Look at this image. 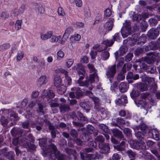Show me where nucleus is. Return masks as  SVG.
Masks as SVG:
<instances>
[{"mask_svg":"<svg viewBox=\"0 0 160 160\" xmlns=\"http://www.w3.org/2000/svg\"><path fill=\"white\" fill-rule=\"evenodd\" d=\"M46 149L44 151L46 152V153H50V157L53 160H55L58 157V160H66L67 157L63 154H60L56 147L53 144L49 145L48 148Z\"/></svg>","mask_w":160,"mask_h":160,"instance_id":"obj_1","label":"nucleus"},{"mask_svg":"<svg viewBox=\"0 0 160 160\" xmlns=\"http://www.w3.org/2000/svg\"><path fill=\"white\" fill-rule=\"evenodd\" d=\"M26 138L20 139V145L26 148L34 150L36 148V146L33 144L34 142V138L30 134L26 136Z\"/></svg>","mask_w":160,"mask_h":160,"instance_id":"obj_2","label":"nucleus"},{"mask_svg":"<svg viewBox=\"0 0 160 160\" xmlns=\"http://www.w3.org/2000/svg\"><path fill=\"white\" fill-rule=\"evenodd\" d=\"M92 100L94 102V108L97 110L100 111L102 114V117L103 118H105L107 117L106 113L105 112L104 108L100 106V100L98 98L95 97L92 98Z\"/></svg>","mask_w":160,"mask_h":160,"instance_id":"obj_3","label":"nucleus"},{"mask_svg":"<svg viewBox=\"0 0 160 160\" xmlns=\"http://www.w3.org/2000/svg\"><path fill=\"white\" fill-rule=\"evenodd\" d=\"M131 28L130 22L129 21L126 20L121 30V33L123 38L127 37L130 34Z\"/></svg>","mask_w":160,"mask_h":160,"instance_id":"obj_4","label":"nucleus"},{"mask_svg":"<svg viewBox=\"0 0 160 160\" xmlns=\"http://www.w3.org/2000/svg\"><path fill=\"white\" fill-rule=\"evenodd\" d=\"M88 67L89 70V72L92 73L89 76L90 82H95V79L98 77L97 74V70L95 68L94 66L92 64L89 63L88 64Z\"/></svg>","mask_w":160,"mask_h":160,"instance_id":"obj_5","label":"nucleus"},{"mask_svg":"<svg viewBox=\"0 0 160 160\" xmlns=\"http://www.w3.org/2000/svg\"><path fill=\"white\" fill-rule=\"evenodd\" d=\"M147 56L145 59V61L148 64L152 63L159 57V53L155 52L149 53L147 54Z\"/></svg>","mask_w":160,"mask_h":160,"instance_id":"obj_6","label":"nucleus"},{"mask_svg":"<svg viewBox=\"0 0 160 160\" xmlns=\"http://www.w3.org/2000/svg\"><path fill=\"white\" fill-rule=\"evenodd\" d=\"M29 132H30L29 130L25 131L18 128L14 127L11 130V133L12 136L15 137L25 136Z\"/></svg>","mask_w":160,"mask_h":160,"instance_id":"obj_7","label":"nucleus"},{"mask_svg":"<svg viewBox=\"0 0 160 160\" xmlns=\"http://www.w3.org/2000/svg\"><path fill=\"white\" fill-rule=\"evenodd\" d=\"M116 72V65L114 64L108 68L106 75L108 78H113Z\"/></svg>","mask_w":160,"mask_h":160,"instance_id":"obj_8","label":"nucleus"},{"mask_svg":"<svg viewBox=\"0 0 160 160\" xmlns=\"http://www.w3.org/2000/svg\"><path fill=\"white\" fill-rule=\"evenodd\" d=\"M90 80V78H87V79L85 81H82V80H78L77 83L80 86L85 87L87 88L89 87V89L92 90V87L91 86V84L93 82H91Z\"/></svg>","mask_w":160,"mask_h":160,"instance_id":"obj_9","label":"nucleus"},{"mask_svg":"<svg viewBox=\"0 0 160 160\" xmlns=\"http://www.w3.org/2000/svg\"><path fill=\"white\" fill-rule=\"evenodd\" d=\"M159 27L157 28H152L148 32V35L151 39H154L158 35L159 31Z\"/></svg>","mask_w":160,"mask_h":160,"instance_id":"obj_10","label":"nucleus"},{"mask_svg":"<svg viewBox=\"0 0 160 160\" xmlns=\"http://www.w3.org/2000/svg\"><path fill=\"white\" fill-rule=\"evenodd\" d=\"M98 145L100 153L107 154L109 152L110 148L108 144L99 143Z\"/></svg>","mask_w":160,"mask_h":160,"instance_id":"obj_11","label":"nucleus"},{"mask_svg":"<svg viewBox=\"0 0 160 160\" xmlns=\"http://www.w3.org/2000/svg\"><path fill=\"white\" fill-rule=\"evenodd\" d=\"M48 77L46 75H42L38 79L37 84L38 86L46 84L48 82Z\"/></svg>","mask_w":160,"mask_h":160,"instance_id":"obj_12","label":"nucleus"},{"mask_svg":"<svg viewBox=\"0 0 160 160\" xmlns=\"http://www.w3.org/2000/svg\"><path fill=\"white\" fill-rule=\"evenodd\" d=\"M85 68V67L81 63L78 64L77 67H72L73 69L78 70V73L79 76H80L81 74L86 73V71Z\"/></svg>","mask_w":160,"mask_h":160,"instance_id":"obj_13","label":"nucleus"},{"mask_svg":"<svg viewBox=\"0 0 160 160\" xmlns=\"http://www.w3.org/2000/svg\"><path fill=\"white\" fill-rule=\"evenodd\" d=\"M80 154L81 159L82 160H88V158L94 159L96 157L95 154H87L82 152L80 153Z\"/></svg>","mask_w":160,"mask_h":160,"instance_id":"obj_14","label":"nucleus"},{"mask_svg":"<svg viewBox=\"0 0 160 160\" xmlns=\"http://www.w3.org/2000/svg\"><path fill=\"white\" fill-rule=\"evenodd\" d=\"M149 135L156 140H159V132L156 129H153L152 130L151 132H149Z\"/></svg>","mask_w":160,"mask_h":160,"instance_id":"obj_15","label":"nucleus"},{"mask_svg":"<svg viewBox=\"0 0 160 160\" xmlns=\"http://www.w3.org/2000/svg\"><path fill=\"white\" fill-rule=\"evenodd\" d=\"M42 95L50 98H53L55 95L54 92L52 90H46L45 89L42 91Z\"/></svg>","mask_w":160,"mask_h":160,"instance_id":"obj_16","label":"nucleus"},{"mask_svg":"<svg viewBox=\"0 0 160 160\" xmlns=\"http://www.w3.org/2000/svg\"><path fill=\"white\" fill-rule=\"evenodd\" d=\"M127 96L124 95H122L120 98L116 100V102L117 105H124L127 102Z\"/></svg>","mask_w":160,"mask_h":160,"instance_id":"obj_17","label":"nucleus"},{"mask_svg":"<svg viewBox=\"0 0 160 160\" xmlns=\"http://www.w3.org/2000/svg\"><path fill=\"white\" fill-rule=\"evenodd\" d=\"M81 106L88 112L90 109V106L89 102H82L80 103Z\"/></svg>","mask_w":160,"mask_h":160,"instance_id":"obj_18","label":"nucleus"},{"mask_svg":"<svg viewBox=\"0 0 160 160\" xmlns=\"http://www.w3.org/2000/svg\"><path fill=\"white\" fill-rule=\"evenodd\" d=\"M53 34L51 31H49L45 33H41L40 35L41 39L42 40H46L50 38Z\"/></svg>","mask_w":160,"mask_h":160,"instance_id":"obj_19","label":"nucleus"},{"mask_svg":"<svg viewBox=\"0 0 160 160\" xmlns=\"http://www.w3.org/2000/svg\"><path fill=\"white\" fill-rule=\"evenodd\" d=\"M119 88L121 92L124 93L127 91L128 88V86L126 83L122 82L120 84Z\"/></svg>","mask_w":160,"mask_h":160,"instance_id":"obj_20","label":"nucleus"},{"mask_svg":"<svg viewBox=\"0 0 160 160\" xmlns=\"http://www.w3.org/2000/svg\"><path fill=\"white\" fill-rule=\"evenodd\" d=\"M62 80L60 77L59 76H56L54 79V85L57 88L60 87L62 84Z\"/></svg>","mask_w":160,"mask_h":160,"instance_id":"obj_21","label":"nucleus"},{"mask_svg":"<svg viewBox=\"0 0 160 160\" xmlns=\"http://www.w3.org/2000/svg\"><path fill=\"white\" fill-rule=\"evenodd\" d=\"M137 84V87L141 91H146L148 89V86L147 84L141 82L138 83Z\"/></svg>","mask_w":160,"mask_h":160,"instance_id":"obj_22","label":"nucleus"},{"mask_svg":"<svg viewBox=\"0 0 160 160\" xmlns=\"http://www.w3.org/2000/svg\"><path fill=\"white\" fill-rule=\"evenodd\" d=\"M101 58L98 56V59L100 61L101 59L102 60H106L108 58L109 56V53L107 51H104L102 52L101 54Z\"/></svg>","mask_w":160,"mask_h":160,"instance_id":"obj_23","label":"nucleus"},{"mask_svg":"<svg viewBox=\"0 0 160 160\" xmlns=\"http://www.w3.org/2000/svg\"><path fill=\"white\" fill-rule=\"evenodd\" d=\"M113 26V22L112 19H110L104 25V27L108 30H111Z\"/></svg>","mask_w":160,"mask_h":160,"instance_id":"obj_24","label":"nucleus"},{"mask_svg":"<svg viewBox=\"0 0 160 160\" xmlns=\"http://www.w3.org/2000/svg\"><path fill=\"white\" fill-rule=\"evenodd\" d=\"M112 132L114 136L118 137L120 139L123 138V136L122 134L121 131L118 129H114L112 130Z\"/></svg>","mask_w":160,"mask_h":160,"instance_id":"obj_25","label":"nucleus"},{"mask_svg":"<svg viewBox=\"0 0 160 160\" xmlns=\"http://www.w3.org/2000/svg\"><path fill=\"white\" fill-rule=\"evenodd\" d=\"M137 130H138L137 128L134 130L135 132H136L135 135L139 139L142 138L144 137L145 135L147 134V133H144L142 131H138L137 132Z\"/></svg>","mask_w":160,"mask_h":160,"instance_id":"obj_26","label":"nucleus"},{"mask_svg":"<svg viewBox=\"0 0 160 160\" xmlns=\"http://www.w3.org/2000/svg\"><path fill=\"white\" fill-rule=\"evenodd\" d=\"M137 129L138 130H140L142 132L145 133L148 132V130L146 125L144 124H141L138 128Z\"/></svg>","mask_w":160,"mask_h":160,"instance_id":"obj_27","label":"nucleus"},{"mask_svg":"<svg viewBox=\"0 0 160 160\" xmlns=\"http://www.w3.org/2000/svg\"><path fill=\"white\" fill-rule=\"evenodd\" d=\"M139 142H138L135 141H132L130 142V145L131 147L134 149L139 150Z\"/></svg>","mask_w":160,"mask_h":160,"instance_id":"obj_28","label":"nucleus"},{"mask_svg":"<svg viewBox=\"0 0 160 160\" xmlns=\"http://www.w3.org/2000/svg\"><path fill=\"white\" fill-rule=\"evenodd\" d=\"M36 10L40 14L43 13L45 11V10L42 5L38 4H37L36 6Z\"/></svg>","mask_w":160,"mask_h":160,"instance_id":"obj_29","label":"nucleus"},{"mask_svg":"<svg viewBox=\"0 0 160 160\" xmlns=\"http://www.w3.org/2000/svg\"><path fill=\"white\" fill-rule=\"evenodd\" d=\"M125 72H120L118 75L117 76V80L118 81H120L123 80L125 78V75L124 74Z\"/></svg>","mask_w":160,"mask_h":160,"instance_id":"obj_30","label":"nucleus"},{"mask_svg":"<svg viewBox=\"0 0 160 160\" xmlns=\"http://www.w3.org/2000/svg\"><path fill=\"white\" fill-rule=\"evenodd\" d=\"M145 61H144V60H139L137 62V63L138 64L141 68H146L147 67V65L145 63Z\"/></svg>","mask_w":160,"mask_h":160,"instance_id":"obj_31","label":"nucleus"},{"mask_svg":"<svg viewBox=\"0 0 160 160\" xmlns=\"http://www.w3.org/2000/svg\"><path fill=\"white\" fill-rule=\"evenodd\" d=\"M57 88H58V92L60 94H62L66 91V87L62 84L60 87H58Z\"/></svg>","mask_w":160,"mask_h":160,"instance_id":"obj_32","label":"nucleus"},{"mask_svg":"<svg viewBox=\"0 0 160 160\" xmlns=\"http://www.w3.org/2000/svg\"><path fill=\"white\" fill-rule=\"evenodd\" d=\"M23 52L22 51H18L16 57L17 61H19L23 58Z\"/></svg>","mask_w":160,"mask_h":160,"instance_id":"obj_33","label":"nucleus"},{"mask_svg":"<svg viewBox=\"0 0 160 160\" xmlns=\"http://www.w3.org/2000/svg\"><path fill=\"white\" fill-rule=\"evenodd\" d=\"M61 36H57L55 35H53L50 38V41L52 42H57L59 39L61 38Z\"/></svg>","mask_w":160,"mask_h":160,"instance_id":"obj_34","label":"nucleus"},{"mask_svg":"<svg viewBox=\"0 0 160 160\" xmlns=\"http://www.w3.org/2000/svg\"><path fill=\"white\" fill-rule=\"evenodd\" d=\"M75 89V93L78 97H79L82 96V93L79 88H72V90Z\"/></svg>","mask_w":160,"mask_h":160,"instance_id":"obj_35","label":"nucleus"},{"mask_svg":"<svg viewBox=\"0 0 160 160\" xmlns=\"http://www.w3.org/2000/svg\"><path fill=\"white\" fill-rule=\"evenodd\" d=\"M123 131L124 134L128 138H130L132 136V133L131 130L130 129L128 128H124L123 130Z\"/></svg>","mask_w":160,"mask_h":160,"instance_id":"obj_36","label":"nucleus"},{"mask_svg":"<svg viewBox=\"0 0 160 160\" xmlns=\"http://www.w3.org/2000/svg\"><path fill=\"white\" fill-rule=\"evenodd\" d=\"M126 153L130 158H134L136 155L135 153L131 150H127Z\"/></svg>","mask_w":160,"mask_h":160,"instance_id":"obj_37","label":"nucleus"},{"mask_svg":"<svg viewBox=\"0 0 160 160\" xmlns=\"http://www.w3.org/2000/svg\"><path fill=\"white\" fill-rule=\"evenodd\" d=\"M22 21L21 20H18L16 21L15 24V28L17 30H19L21 27Z\"/></svg>","mask_w":160,"mask_h":160,"instance_id":"obj_38","label":"nucleus"},{"mask_svg":"<svg viewBox=\"0 0 160 160\" xmlns=\"http://www.w3.org/2000/svg\"><path fill=\"white\" fill-rule=\"evenodd\" d=\"M135 102L136 104L138 106H139L138 104L142 105H143L146 108L147 107V103L146 102H144L143 101L142 99L136 100L135 101Z\"/></svg>","mask_w":160,"mask_h":160,"instance_id":"obj_39","label":"nucleus"},{"mask_svg":"<svg viewBox=\"0 0 160 160\" xmlns=\"http://www.w3.org/2000/svg\"><path fill=\"white\" fill-rule=\"evenodd\" d=\"M0 121L1 124L4 126H6L8 122V121L7 119L2 116L1 117Z\"/></svg>","mask_w":160,"mask_h":160,"instance_id":"obj_40","label":"nucleus"},{"mask_svg":"<svg viewBox=\"0 0 160 160\" xmlns=\"http://www.w3.org/2000/svg\"><path fill=\"white\" fill-rule=\"evenodd\" d=\"M14 153L12 152H8L6 155V157L9 160H14Z\"/></svg>","mask_w":160,"mask_h":160,"instance_id":"obj_41","label":"nucleus"},{"mask_svg":"<svg viewBox=\"0 0 160 160\" xmlns=\"http://www.w3.org/2000/svg\"><path fill=\"white\" fill-rule=\"evenodd\" d=\"M64 53L63 51L61 50H59L57 52V58L58 59L60 60L64 57Z\"/></svg>","mask_w":160,"mask_h":160,"instance_id":"obj_42","label":"nucleus"},{"mask_svg":"<svg viewBox=\"0 0 160 160\" xmlns=\"http://www.w3.org/2000/svg\"><path fill=\"white\" fill-rule=\"evenodd\" d=\"M69 40L70 41V42L69 43H68V47L70 49H72L74 48V46L75 44L76 43V42L74 41L70 37L69 38Z\"/></svg>","mask_w":160,"mask_h":160,"instance_id":"obj_43","label":"nucleus"},{"mask_svg":"<svg viewBox=\"0 0 160 160\" xmlns=\"http://www.w3.org/2000/svg\"><path fill=\"white\" fill-rule=\"evenodd\" d=\"M60 109L61 112L68 111L70 110L68 106L66 105H61Z\"/></svg>","mask_w":160,"mask_h":160,"instance_id":"obj_44","label":"nucleus"},{"mask_svg":"<svg viewBox=\"0 0 160 160\" xmlns=\"http://www.w3.org/2000/svg\"><path fill=\"white\" fill-rule=\"evenodd\" d=\"M128 50L127 47L125 46H123L121 47L120 48L121 54L123 55L127 52Z\"/></svg>","mask_w":160,"mask_h":160,"instance_id":"obj_45","label":"nucleus"},{"mask_svg":"<svg viewBox=\"0 0 160 160\" xmlns=\"http://www.w3.org/2000/svg\"><path fill=\"white\" fill-rule=\"evenodd\" d=\"M70 38H72L74 41H79L81 39V36L78 34H77L74 36H71Z\"/></svg>","mask_w":160,"mask_h":160,"instance_id":"obj_46","label":"nucleus"},{"mask_svg":"<svg viewBox=\"0 0 160 160\" xmlns=\"http://www.w3.org/2000/svg\"><path fill=\"white\" fill-rule=\"evenodd\" d=\"M100 128L105 132H108L109 131V129L108 127L103 124L99 125Z\"/></svg>","mask_w":160,"mask_h":160,"instance_id":"obj_47","label":"nucleus"},{"mask_svg":"<svg viewBox=\"0 0 160 160\" xmlns=\"http://www.w3.org/2000/svg\"><path fill=\"white\" fill-rule=\"evenodd\" d=\"M39 146L41 147H44L47 142L46 139L45 138H42L41 139H39Z\"/></svg>","mask_w":160,"mask_h":160,"instance_id":"obj_48","label":"nucleus"},{"mask_svg":"<svg viewBox=\"0 0 160 160\" xmlns=\"http://www.w3.org/2000/svg\"><path fill=\"white\" fill-rule=\"evenodd\" d=\"M78 118L79 120L81 121H86L87 120V118L84 117L83 114L80 112H78Z\"/></svg>","mask_w":160,"mask_h":160,"instance_id":"obj_49","label":"nucleus"},{"mask_svg":"<svg viewBox=\"0 0 160 160\" xmlns=\"http://www.w3.org/2000/svg\"><path fill=\"white\" fill-rule=\"evenodd\" d=\"M12 143L13 145L18 146L20 145V139L19 140L18 138H14L13 139Z\"/></svg>","mask_w":160,"mask_h":160,"instance_id":"obj_50","label":"nucleus"},{"mask_svg":"<svg viewBox=\"0 0 160 160\" xmlns=\"http://www.w3.org/2000/svg\"><path fill=\"white\" fill-rule=\"evenodd\" d=\"M73 32V29L72 27H68L66 29L64 35H66V34H69L72 33Z\"/></svg>","mask_w":160,"mask_h":160,"instance_id":"obj_51","label":"nucleus"},{"mask_svg":"<svg viewBox=\"0 0 160 160\" xmlns=\"http://www.w3.org/2000/svg\"><path fill=\"white\" fill-rule=\"evenodd\" d=\"M68 36H66V35H64V34L63 35V37L61 38V40L59 41V43L62 45H64L66 41H67V39H68Z\"/></svg>","mask_w":160,"mask_h":160,"instance_id":"obj_52","label":"nucleus"},{"mask_svg":"<svg viewBox=\"0 0 160 160\" xmlns=\"http://www.w3.org/2000/svg\"><path fill=\"white\" fill-rule=\"evenodd\" d=\"M139 150H145L146 148V144L144 142L141 141L139 144Z\"/></svg>","mask_w":160,"mask_h":160,"instance_id":"obj_53","label":"nucleus"},{"mask_svg":"<svg viewBox=\"0 0 160 160\" xmlns=\"http://www.w3.org/2000/svg\"><path fill=\"white\" fill-rule=\"evenodd\" d=\"M147 82L148 83L149 86L152 85L153 84L155 85L154 79L153 78L149 77L148 78Z\"/></svg>","mask_w":160,"mask_h":160,"instance_id":"obj_54","label":"nucleus"},{"mask_svg":"<svg viewBox=\"0 0 160 160\" xmlns=\"http://www.w3.org/2000/svg\"><path fill=\"white\" fill-rule=\"evenodd\" d=\"M58 13L59 15L64 16L66 14L63 9L61 7H59L58 9Z\"/></svg>","mask_w":160,"mask_h":160,"instance_id":"obj_55","label":"nucleus"},{"mask_svg":"<svg viewBox=\"0 0 160 160\" xmlns=\"http://www.w3.org/2000/svg\"><path fill=\"white\" fill-rule=\"evenodd\" d=\"M96 141L99 142V143H104V139L102 136H98L95 139Z\"/></svg>","mask_w":160,"mask_h":160,"instance_id":"obj_56","label":"nucleus"},{"mask_svg":"<svg viewBox=\"0 0 160 160\" xmlns=\"http://www.w3.org/2000/svg\"><path fill=\"white\" fill-rule=\"evenodd\" d=\"M73 63V61L71 59H68L66 62V65L67 68H69Z\"/></svg>","mask_w":160,"mask_h":160,"instance_id":"obj_57","label":"nucleus"},{"mask_svg":"<svg viewBox=\"0 0 160 160\" xmlns=\"http://www.w3.org/2000/svg\"><path fill=\"white\" fill-rule=\"evenodd\" d=\"M39 66L41 68H44L45 67V61L43 59L38 62Z\"/></svg>","mask_w":160,"mask_h":160,"instance_id":"obj_58","label":"nucleus"},{"mask_svg":"<svg viewBox=\"0 0 160 160\" xmlns=\"http://www.w3.org/2000/svg\"><path fill=\"white\" fill-rule=\"evenodd\" d=\"M84 14L86 18L90 17L91 13L89 10L88 8L85 9L84 10Z\"/></svg>","mask_w":160,"mask_h":160,"instance_id":"obj_59","label":"nucleus"},{"mask_svg":"<svg viewBox=\"0 0 160 160\" xmlns=\"http://www.w3.org/2000/svg\"><path fill=\"white\" fill-rule=\"evenodd\" d=\"M133 56L132 53H129L125 57V60L127 62L130 61L132 59Z\"/></svg>","mask_w":160,"mask_h":160,"instance_id":"obj_60","label":"nucleus"},{"mask_svg":"<svg viewBox=\"0 0 160 160\" xmlns=\"http://www.w3.org/2000/svg\"><path fill=\"white\" fill-rule=\"evenodd\" d=\"M70 134L71 136L74 137H77L78 136V133L77 131L75 129H72L71 130Z\"/></svg>","mask_w":160,"mask_h":160,"instance_id":"obj_61","label":"nucleus"},{"mask_svg":"<svg viewBox=\"0 0 160 160\" xmlns=\"http://www.w3.org/2000/svg\"><path fill=\"white\" fill-rule=\"evenodd\" d=\"M10 46L9 44H4L0 46V50L7 49L9 48Z\"/></svg>","mask_w":160,"mask_h":160,"instance_id":"obj_62","label":"nucleus"},{"mask_svg":"<svg viewBox=\"0 0 160 160\" xmlns=\"http://www.w3.org/2000/svg\"><path fill=\"white\" fill-rule=\"evenodd\" d=\"M148 71L151 73L155 72L156 71L155 67L154 66H151L148 68Z\"/></svg>","mask_w":160,"mask_h":160,"instance_id":"obj_63","label":"nucleus"},{"mask_svg":"<svg viewBox=\"0 0 160 160\" xmlns=\"http://www.w3.org/2000/svg\"><path fill=\"white\" fill-rule=\"evenodd\" d=\"M90 54L91 56V58L92 59H94L96 58V57L97 55V53L96 51H91L90 52Z\"/></svg>","mask_w":160,"mask_h":160,"instance_id":"obj_64","label":"nucleus"}]
</instances>
